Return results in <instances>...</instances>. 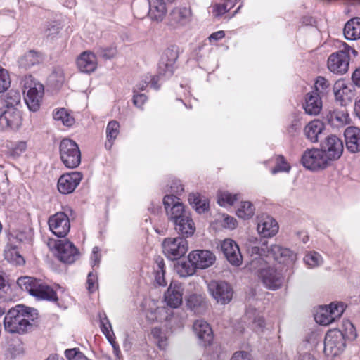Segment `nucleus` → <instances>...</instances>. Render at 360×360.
Wrapping results in <instances>:
<instances>
[{
  "instance_id": "obj_1",
  "label": "nucleus",
  "mask_w": 360,
  "mask_h": 360,
  "mask_svg": "<svg viewBox=\"0 0 360 360\" xmlns=\"http://www.w3.org/2000/svg\"><path fill=\"white\" fill-rule=\"evenodd\" d=\"M267 247L252 246L248 249L251 260L247 268L249 271L257 274L263 285L268 289L276 290L281 288L284 283L285 276L281 270L269 265V262L263 258Z\"/></svg>"
},
{
  "instance_id": "obj_2",
  "label": "nucleus",
  "mask_w": 360,
  "mask_h": 360,
  "mask_svg": "<svg viewBox=\"0 0 360 360\" xmlns=\"http://www.w3.org/2000/svg\"><path fill=\"white\" fill-rule=\"evenodd\" d=\"M36 319L37 313L34 309L17 305L5 316L4 328L11 333H24L32 327V322Z\"/></svg>"
},
{
  "instance_id": "obj_3",
  "label": "nucleus",
  "mask_w": 360,
  "mask_h": 360,
  "mask_svg": "<svg viewBox=\"0 0 360 360\" xmlns=\"http://www.w3.org/2000/svg\"><path fill=\"white\" fill-rule=\"evenodd\" d=\"M17 283L22 290L39 300L57 301L56 292L45 282L30 276L20 277Z\"/></svg>"
},
{
  "instance_id": "obj_4",
  "label": "nucleus",
  "mask_w": 360,
  "mask_h": 360,
  "mask_svg": "<svg viewBox=\"0 0 360 360\" xmlns=\"http://www.w3.org/2000/svg\"><path fill=\"white\" fill-rule=\"evenodd\" d=\"M21 84L25 95V102L30 110L37 112L39 110L44 94L42 84L31 75L25 76Z\"/></svg>"
},
{
  "instance_id": "obj_5",
  "label": "nucleus",
  "mask_w": 360,
  "mask_h": 360,
  "mask_svg": "<svg viewBox=\"0 0 360 360\" xmlns=\"http://www.w3.org/2000/svg\"><path fill=\"white\" fill-rule=\"evenodd\" d=\"M350 53L356 57L357 51L343 43L341 49L333 53L328 59V68L333 73L342 75L347 72L349 63Z\"/></svg>"
},
{
  "instance_id": "obj_6",
  "label": "nucleus",
  "mask_w": 360,
  "mask_h": 360,
  "mask_svg": "<svg viewBox=\"0 0 360 360\" xmlns=\"http://www.w3.org/2000/svg\"><path fill=\"white\" fill-rule=\"evenodd\" d=\"M60 156L64 165L68 168H76L81 162V153L74 141L64 139L60 143Z\"/></svg>"
},
{
  "instance_id": "obj_7",
  "label": "nucleus",
  "mask_w": 360,
  "mask_h": 360,
  "mask_svg": "<svg viewBox=\"0 0 360 360\" xmlns=\"http://www.w3.org/2000/svg\"><path fill=\"white\" fill-rule=\"evenodd\" d=\"M48 245L50 248H55L57 257L64 263L72 264L79 258L77 248L68 240L50 239Z\"/></svg>"
},
{
  "instance_id": "obj_8",
  "label": "nucleus",
  "mask_w": 360,
  "mask_h": 360,
  "mask_svg": "<svg viewBox=\"0 0 360 360\" xmlns=\"http://www.w3.org/2000/svg\"><path fill=\"white\" fill-rule=\"evenodd\" d=\"M345 309L342 302H332L328 306L320 307L314 316L316 323L323 326H328L339 319Z\"/></svg>"
},
{
  "instance_id": "obj_9",
  "label": "nucleus",
  "mask_w": 360,
  "mask_h": 360,
  "mask_svg": "<svg viewBox=\"0 0 360 360\" xmlns=\"http://www.w3.org/2000/svg\"><path fill=\"white\" fill-rule=\"evenodd\" d=\"M345 347V336L340 330H330L326 333L324 340V353L326 356L335 357L342 354Z\"/></svg>"
},
{
  "instance_id": "obj_10",
  "label": "nucleus",
  "mask_w": 360,
  "mask_h": 360,
  "mask_svg": "<svg viewBox=\"0 0 360 360\" xmlns=\"http://www.w3.org/2000/svg\"><path fill=\"white\" fill-rule=\"evenodd\" d=\"M163 252L169 259H177L188 251V244L183 237L167 238L162 242Z\"/></svg>"
},
{
  "instance_id": "obj_11",
  "label": "nucleus",
  "mask_w": 360,
  "mask_h": 360,
  "mask_svg": "<svg viewBox=\"0 0 360 360\" xmlns=\"http://www.w3.org/2000/svg\"><path fill=\"white\" fill-rule=\"evenodd\" d=\"M163 205L169 220L173 224L184 218V216L190 215L185 210L180 199L174 195H165L163 199Z\"/></svg>"
},
{
  "instance_id": "obj_12",
  "label": "nucleus",
  "mask_w": 360,
  "mask_h": 360,
  "mask_svg": "<svg viewBox=\"0 0 360 360\" xmlns=\"http://www.w3.org/2000/svg\"><path fill=\"white\" fill-rule=\"evenodd\" d=\"M207 289L211 296L218 303L226 304L232 299V288L225 281H211L207 283Z\"/></svg>"
},
{
  "instance_id": "obj_13",
  "label": "nucleus",
  "mask_w": 360,
  "mask_h": 360,
  "mask_svg": "<svg viewBox=\"0 0 360 360\" xmlns=\"http://www.w3.org/2000/svg\"><path fill=\"white\" fill-rule=\"evenodd\" d=\"M266 245V252L263 255L264 259H273L278 263H290L295 260L296 255L288 248H283L278 245H272L268 247L266 242L263 243L260 247Z\"/></svg>"
},
{
  "instance_id": "obj_14",
  "label": "nucleus",
  "mask_w": 360,
  "mask_h": 360,
  "mask_svg": "<svg viewBox=\"0 0 360 360\" xmlns=\"http://www.w3.org/2000/svg\"><path fill=\"white\" fill-rule=\"evenodd\" d=\"M22 124V115L18 108H0V129H18Z\"/></svg>"
},
{
  "instance_id": "obj_15",
  "label": "nucleus",
  "mask_w": 360,
  "mask_h": 360,
  "mask_svg": "<svg viewBox=\"0 0 360 360\" xmlns=\"http://www.w3.org/2000/svg\"><path fill=\"white\" fill-rule=\"evenodd\" d=\"M321 150L328 160L339 159L344 150L342 141L335 135L327 136L321 143Z\"/></svg>"
},
{
  "instance_id": "obj_16",
  "label": "nucleus",
  "mask_w": 360,
  "mask_h": 360,
  "mask_svg": "<svg viewBox=\"0 0 360 360\" xmlns=\"http://www.w3.org/2000/svg\"><path fill=\"white\" fill-rule=\"evenodd\" d=\"M48 223L50 230L58 237H65L70 231V219L63 212H58L51 215L49 219Z\"/></svg>"
},
{
  "instance_id": "obj_17",
  "label": "nucleus",
  "mask_w": 360,
  "mask_h": 360,
  "mask_svg": "<svg viewBox=\"0 0 360 360\" xmlns=\"http://www.w3.org/2000/svg\"><path fill=\"white\" fill-rule=\"evenodd\" d=\"M302 162L306 168L314 170L326 167L328 160L321 149H311L304 153Z\"/></svg>"
},
{
  "instance_id": "obj_18",
  "label": "nucleus",
  "mask_w": 360,
  "mask_h": 360,
  "mask_svg": "<svg viewBox=\"0 0 360 360\" xmlns=\"http://www.w3.org/2000/svg\"><path fill=\"white\" fill-rule=\"evenodd\" d=\"M221 250L231 265L238 266L242 264V255L238 244L233 240H224L221 243Z\"/></svg>"
},
{
  "instance_id": "obj_19",
  "label": "nucleus",
  "mask_w": 360,
  "mask_h": 360,
  "mask_svg": "<svg viewBox=\"0 0 360 360\" xmlns=\"http://www.w3.org/2000/svg\"><path fill=\"white\" fill-rule=\"evenodd\" d=\"M169 2L167 0H141V4L145 6L146 11L152 20L160 22L165 17L167 11L166 4Z\"/></svg>"
},
{
  "instance_id": "obj_20",
  "label": "nucleus",
  "mask_w": 360,
  "mask_h": 360,
  "mask_svg": "<svg viewBox=\"0 0 360 360\" xmlns=\"http://www.w3.org/2000/svg\"><path fill=\"white\" fill-rule=\"evenodd\" d=\"M197 269H207L211 266L216 260L215 255L210 250H196L191 252L188 256Z\"/></svg>"
},
{
  "instance_id": "obj_21",
  "label": "nucleus",
  "mask_w": 360,
  "mask_h": 360,
  "mask_svg": "<svg viewBox=\"0 0 360 360\" xmlns=\"http://www.w3.org/2000/svg\"><path fill=\"white\" fill-rule=\"evenodd\" d=\"M82 179L80 172H73L62 175L58 181V189L63 194H69L75 191Z\"/></svg>"
},
{
  "instance_id": "obj_22",
  "label": "nucleus",
  "mask_w": 360,
  "mask_h": 360,
  "mask_svg": "<svg viewBox=\"0 0 360 360\" xmlns=\"http://www.w3.org/2000/svg\"><path fill=\"white\" fill-rule=\"evenodd\" d=\"M191 19L192 12L190 8L177 7L169 15V25L174 28H178L188 25Z\"/></svg>"
},
{
  "instance_id": "obj_23",
  "label": "nucleus",
  "mask_w": 360,
  "mask_h": 360,
  "mask_svg": "<svg viewBox=\"0 0 360 360\" xmlns=\"http://www.w3.org/2000/svg\"><path fill=\"white\" fill-rule=\"evenodd\" d=\"M257 229L262 237H272L277 233L278 225L273 217L262 214L258 217Z\"/></svg>"
},
{
  "instance_id": "obj_24",
  "label": "nucleus",
  "mask_w": 360,
  "mask_h": 360,
  "mask_svg": "<svg viewBox=\"0 0 360 360\" xmlns=\"http://www.w3.org/2000/svg\"><path fill=\"white\" fill-rule=\"evenodd\" d=\"M165 301L171 308H178L183 301V288L177 283L172 282L165 293Z\"/></svg>"
},
{
  "instance_id": "obj_25",
  "label": "nucleus",
  "mask_w": 360,
  "mask_h": 360,
  "mask_svg": "<svg viewBox=\"0 0 360 360\" xmlns=\"http://www.w3.org/2000/svg\"><path fill=\"white\" fill-rule=\"evenodd\" d=\"M346 148L352 153L360 152V129L348 127L344 131Z\"/></svg>"
},
{
  "instance_id": "obj_26",
  "label": "nucleus",
  "mask_w": 360,
  "mask_h": 360,
  "mask_svg": "<svg viewBox=\"0 0 360 360\" xmlns=\"http://www.w3.org/2000/svg\"><path fill=\"white\" fill-rule=\"evenodd\" d=\"M77 66L84 73L93 72L97 68V59L91 51H84L77 58Z\"/></svg>"
},
{
  "instance_id": "obj_27",
  "label": "nucleus",
  "mask_w": 360,
  "mask_h": 360,
  "mask_svg": "<svg viewBox=\"0 0 360 360\" xmlns=\"http://www.w3.org/2000/svg\"><path fill=\"white\" fill-rule=\"evenodd\" d=\"M193 329L198 338L205 345H209L212 341L213 334L209 323L204 320H196Z\"/></svg>"
},
{
  "instance_id": "obj_28",
  "label": "nucleus",
  "mask_w": 360,
  "mask_h": 360,
  "mask_svg": "<svg viewBox=\"0 0 360 360\" xmlns=\"http://www.w3.org/2000/svg\"><path fill=\"white\" fill-rule=\"evenodd\" d=\"M303 106L306 113L311 115H318L322 109V101L319 93L311 91L307 94Z\"/></svg>"
},
{
  "instance_id": "obj_29",
  "label": "nucleus",
  "mask_w": 360,
  "mask_h": 360,
  "mask_svg": "<svg viewBox=\"0 0 360 360\" xmlns=\"http://www.w3.org/2000/svg\"><path fill=\"white\" fill-rule=\"evenodd\" d=\"M325 129L326 127L323 122L319 120H314L304 127V134L309 141L316 143Z\"/></svg>"
},
{
  "instance_id": "obj_30",
  "label": "nucleus",
  "mask_w": 360,
  "mask_h": 360,
  "mask_svg": "<svg viewBox=\"0 0 360 360\" xmlns=\"http://www.w3.org/2000/svg\"><path fill=\"white\" fill-rule=\"evenodd\" d=\"M335 99L339 101L342 105H346L352 101L354 97L352 90L342 81H338L333 87Z\"/></svg>"
},
{
  "instance_id": "obj_31",
  "label": "nucleus",
  "mask_w": 360,
  "mask_h": 360,
  "mask_svg": "<svg viewBox=\"0 0 360 360\" xmlns=\"http://www.w3.org/2000/svg\"><path fill=\"white\" fill-rule=\"evenodd\" d=\"M328 122L335 127H341L349 123V114L345 108L330 110L326 115Z\"/></svg>"
},
{
  "instance_id": "obj_32",
  "label": "nucleus",
  "mask_w": 360,
  "mask_h": 360,
  "mask_svg": "<svg viewBox=\"0 0 360 360\" xmlns=\"http://www.w3.org/2000/svg\"><path fill=\"white\" fill-rule=\"evenodd\" d=\"M175 231L183 238L192 236L195 231V224L191 216H184V218L174 224Z\"/></svg>"
},
{
  "instance_id": "obj_33",
  "label": "nucleus",
  "mask_w": 360,
  "mask_h": 360,
  "mask_svg": "<svg viewBox=\"0 0 360 360\" xmlns=\"http://www.w3.org/2000/svg\"><path fill=\"white\" fill-rule=\"evenodd\" d=\"M187 307L197 314L203 313L207 308L205 297L200 294H192L186 299Z\"/></svg>"
},
{
  "instance_id": "obj_34",
  "label": "nucleus",
  "mask_w": 360,
  "mask_h": 360,
  "mask_svg": "<svg viewBox=\"0 0 360 360\" xmlns=\"http://www.w3.org/2000/svg\"><path fill=\"white\" fill-rule=\"evenodd\" d=\"M344 35L347 40L360 39V18H354L347 21L344 27Z\"/></svg>"
},
{
  "instance_id": "obj_35",
  "label": "nucleus",
  "mask_w": 360,
  "mask_h": 360,
  "mask_svg": "<svg viewBox=\"0 0 360 360\" xmlns=\"http://www.w3.org/2000/svg\"><path fill=\"white\" fill-rule=\"evenodd\" d=\"M165 55L170 58L166 60L164 56L162 57L160 63L159 64L160 73L166 76L172 75L174 70V65L176 60V54L171 50H167L165 52Z\"/></svg>"
},
{
  "instance_id": "obj_36",
  "label": "nucleus",
  "mask_w": 360,
  "mask_h": 360,
  "mask_svg": "<svg viewBox=\"0 0 360 360\" xmlns=\"http://www.w3.org/2000/svg\"><path fill=\"white\" fill-rule=\"evenodd\" d=\"M120 133V124L115 120H112L108 122L106 127V138L107 140L105 143V147L108 150H110L114 141Z\"/></svg>"
},
{
  "instance_id": "obj_37",
  "label": "nucleus",
  "mask_w": 360,
  "mask_h": 360,
  "mask_svg": "<svg viewBox=\"0 0 360 360\" xmlns=\"http://www.w3.org/2000/svg\"><path fill=\"white\" fill-rule=\"evenodd\" d=\"M41 56L36 51H30L25 53L20 59L19 65L25 69L30 68L41 62Z\"/></svg>"
},
{
  "instance_id": "obj_38",
  "label": "nucleus",
  "mask_w": 360,
  "mask_h": 360,
  "mask_svg": "<svg viewBox=\"0 0 360 360\" xmlns=\"http://www.w3.org/2000/svg\"><path fill=\"white\" fill-rule=\"evenodd\" d=\"M5 105L2 108H18L21 104V95L19 91L11 90L3 97Z\"/></svg>"
},
{
  "instance_id": "obj_39",
  "label": "nucleus",
  "mask_w": 360,
  "mask_h": 360,
  "mask_svg": "<svg viewBox=\"0 0 360 360\" xmlns=\"http://www.w3.org/2000/svg\"><path fill=\"white\" fill-rule=\"evenodd\" d=\"M165 328L154 327L151 330V335L156 340L157 345L160 349H165L167 345L168 334Z\"/></svg>"
},
{
  "instance_id": "obj_40",
  "label": "nucleus",
  "mask_w": 360,
  "mask_h": 360,
  "mask_svg": "<svg viewBox=\"0 0 360 360\" xmlns=\"http://www.w3.org/2000/svg\"><path fill=\"white\" fill-rule=\"evenodd\" d=\"M176 271L181 277H187L192 276L195 273L196 266L195 264L190 261H182L179 262L175 266Z\"/></svg>"
},
{
  "instance_id": "obj_41",
  "label": "nucleus",
  "mask_w": 360,
  "mask_h": 360,
  "mask_svg": "<svg viewBox=\"0 0 360 360\" xmlns=\"http://www.w3.org/2000/svg\"><path fill=\"white\" fill-rule=\"evenodd\" d=\"M53 117L56 121L61 122V123L66 127H70L75 123L74 117L65 108L55 110L53 113Z\"/></svg>"
},
{
  "instance_id": "obj_42",
  "label": "nucleus",
  "mask_w": 360,
  "mask_h": 360,
  "mask_svg": "<svg viewBox=\"0 0 360 360\" xmlns=\"http://www.w3.org/2000/svg\"><path fill=\"white\" fill-rule=\"evenodd\" d=\"M169 317L167 309L165 307H158L155 309H150L146 312V318L152 321H162Z\"/></svg>"
},
{
  "instance_id": "obj_43",
  "label": "nucleus",
  "mask_w": 360,
  "mask_h": 360,
  "mask_svg": "<svg viewBox=\"0 0 360 360\" xmlns=\"http://www.w3.org/2000/svg\"><path fill=\"white\" fill-rule=\"evenodd\" d=\"M5 259L15 265H22L25 263L24 258L20 255L17 249L8 245L4 251Z\"/></svg>"
},
{
  "instance_id": "obj_44",
  "label": "nucleus",
  "mask_w": 360,
  "mask_h": 360,
  "mask_svg": "<svg viewBox=\"0 0 360 360\" xmlns=\"http://www.w3.org/2000/svg\"><path fill=\"white\" fill-rule=\"evenodd\" d=\"M255 211V208L251 202L243 201L236 211V214L239 218L248 219L254 215Z\"/></svg>"
},
{
  "instance_id": "obj_45",
  "label": "nucleus",
  "mask_w": 360,
  "mask_h": 360,
  "mask_svg": "<svg viewBox=\"0 0 360 360\" xmlns=\"http://www.w3.org/2000/svg\"><path fill=\"white\" fill-rule=\"evenodd\" d=\"M238 198V194H232L226 191H219L217 194V202L222 207L233 205Z\"/></svg>"
},
{
  "instance_id": "obj_46",
  "label": "nucleus",
  "mask_w": 360,
  "mask_h": 360,
  "mask_svg": "<svg viewBox=\"0 0 360 360\" xmlns=\"http://www.w3.org/2000/svg\"><path fill=\"white\" fill-rule=\"evenodd\" d=\"M304 261L309 267L315 268L322 264L323 258L318 252H310L304 256Z\"/></svg>"
},
{
  "instance_id": "obj_47",
  "label": "nucleus",
  "mask_w": 360,
  "mask_h": 360,
  "mask_svg": "<svg viewBox=\"0 0 360 360\" xmlns=\"http://www.w3.org/2000/svg\"><path fill=\"white\" fill-rule=\"evenodd\" d=\"M234 6L233 0H224L223 3L217 4L213 6V14L218 17L224 15Z\"/></svg>"
},
{
  "instance_id": "obj_48",
  "label": "nucleus",
  "mask_w": 360,
  "mask_h": 360,
  "mask_svg": "<svg viewBox=\"0 0 360 360\" xmlns=\"http://www.w3.org/2000/svg\"><path fill=\"white\" fill-rule=\"evenodd\" d=\"M202 198V197L198 193H191L188 196L190 204L198 213L204 212L209 208V203H205V202H202V205H198V202H200Z\"/></svg>"
},
{
  "instance_id": "obj_49",
  "label": "nucleus",
  "mask_w": 360,
  "mask_h": 360,
  "mask_svg": "<svg viewBox=\"0 0 360 360\" xmlns=\"http://www.w3.org/2000/svg\"><path fill=\"white\" fill-rule=\"evenodd\" d=\"M156 263L158 269L155 273V281L160 286H165L167 282L165 278V264L163 259H160V260H157Z\"/></svg>"
},
{
  "instance_id": "obj_50",
  "label": "nucleus",
  "mask_w": 360,
  "mask_h": 360,
  "mask_svg": "<svg viewBox=\"0 0 360 360\" xmlns=\"http://www.w3.org/2000/svg\"><path fill=\"white\" fill-rule=\"evenodd\" d=\"M290 169V165L286 162L284 157L278 155L276 157V167L271 169V173L275 174L278 172H288Z\"/></svg>"
},
{
  "instance_id": "obj_51",
  "label": "nucleus",
  "mask_w": 360,
  "mask_h": 360,
  "mask_svg": "<svg viewBox=\"0 0 360 360\" xmlns=\"http://www.w3.org/2000/svg\"><path fill=\"white\" fill-rule=\"evenodd\" d=\"M11 85L8 72L0 66V93L7 90Z\"/></svg>"
},
{
  "instance_id": "obj_52",
  "label": "nucleus",
  "mask_w": 360,
  "mask_h": 360,
  "mask_svg": "<svg viewBox=\"0 0 360 360\" xmlns=\"http://www.w3.org/2000/svg\"><path fill=\"white\" fill-rule=\"evenodd\" d=\"M101 329L108 340L112 342L113 340L112 327L105 315H104L103 318L101 317Z\"/></svg>"
},
{
  "instance_id": "obj_53",
  "label": "nucleus",
  "mask_w": 360,
  "mask_h": 360,
  "mask_svg": "<svg viewBox=\"0 0 360 360\" xmlns=\"http://www.w3.org/2000/svg\"><path fill=\"white\" fill-rule=\"evenodd\" d=\"M265 321L262 316L259 314L255 315L252 321V329L257 333H261L265 328Z\"/></svg>"
},
{
  "instance_id": "obj_54",
  "label": "nucleus",
  "mask_w": 360,
  "mask_h": 360,
  "mask_svg": "<svg viewBox=\"0 0 360 360\" xmlns=\"http://www.w3.org/2000/svg\"><path fill=\"white\" fill-rule=\"evenodd\" d=\"M87 290L89 292H94L98 289V277L94 272H89L87 276Z\"/></svg>"
},
{
  "instance_id": "obj_55",
  "label": "nucleus",
  "mask_w": 360,
  "mask_h": 360,
  "mask_svg": "<svg viewBox=\"0 0 360 360\" xmlns=\"http://www.w3.org/2000/svg\"><path fill=\"white\" fill-rule=\"evenodd\" d=\"M26 148L25 142H18L10 148V154L13 157H18L25 151Z\"/></svg>"
},
{
  "instance_id": "obj_56",
  "label": "nucleus",
  "mask_w": 360,
  "mask_h": 360,
  "mask_svg": "<svg viewBox=\"0 0 360 360\" xmlns=\"http://www.w3.org/2000/svg\"><path fill=\"white\" fill-rule=\"evenodd\" d=\"M157 82H158V81H157L156 77L154 76L150 75L149 77H146V80L136 84V87L137 89L140 90V91H143L147 86L148 84H150L152 87H153L155 89H158Z\"/></svg>"
},
{
  "instance_id": "obj_57",
  "label": "nucleus",
  "mask_w": 360,
  "mask_h": 360,
  "mask_svg": "<svg viewBox=\"0 0 360 360\" xmlns=\"http://www.w3.org/2000/svg\"><path fill=\"white\" fill-rule=\"evenodd\" d=\"M314 86L315 90H314L313 91H316L320 94L321 93H323V91L329 86V82L324 77H318Z\"/></svg>"
},
{
  "instance_id": "obj_58",
  "label": "nucleus",
  "mask_w": 360,
  "mask_h": 360,
  "mask_svg": "<svg viewBox=\"0 0 360 360\" xmlns=\"http://www.w3.org/2000/svg\"><path fill=\"white\" fill-rule=\"evenodd\" d=\"M65 356L69 360H79V359H82L84 356L83 354L81 353L76 348L66 349L65 352Z\"/></svg>"
},
{
  "instance_id": "obj_59",
  "label": "nucleus",
  "mask_w": 360,
  "mask_h": 360,
  "mask_svg": "<svg viewBox=\"0 0 360 360\" xmlns=\"http://www.w3.org/2000/svg\"><path fill=\"white\" fill-rule=\"evenodd\" d=\"M222 226L227 229H233L237 226V220L233 217L224 214Z\"/></svg>"
},
{
  "instance_id": "obj_60",
  "label": "nucleus",
  "mask_w": 360,
  "mask_h": 360,
  "mask_svg": "<svg viewBox=\"0 0 360 360\" xmlns=\"http://www.w3.org/2000/svg\"><path fill=\"white\" fill-rule=\"evenodd\" d=\"M50 79L56 83H62L64 81V74L62 70H55L50 75Z\"/></svg>"
},
{
  "instance_id": "obj_61",
  "label": "nucleus",
  "mask_w": 360,
  "mask_h": 360,
  "mask_svg": "<svg viewBox=\"0 0 360 360\" xmlns=\"http://www.w3.org/2000/svg\"><path fill=\"white\" fill-rule=\"evenodd\" d=\"M146 101H147V96L144 94L134 95V98H133L134 104L139 108H141V106L145 103V102Z\"/></svg>"
},
{
  "instance_id": "obj_62",
  "label": "nucleus",
  "mask_w": 360,
  "mask_h": 360,
  "mask_svg": "<svg viewBox=\"0 0 360 360\" xmlns=\"http://www.w3.org/2000/svg\"><path fill=\"white\" fill-rule=\"evenodd\" d=\"M100 262V255H99V249L98 247H94L92 250V253L91 255V263L92 266H94L99 264Z\"/></svg>"
},
{
  "instance_id": "obj_63",
  "label": "nucleus",
  "mask_w": 360,
  "mask_h": 360,
  "mask_svg": "<svg viewBox=\"0 0 360 360\" xmlns=\"http://www.w3.org/2000/svg\"><path fill=\"white\" fill-rule=\"evenodd\" d=\"M172 191L177 195L181 194L184 191V186L180 181H174L170 186Z\"/></svg>"
},
{
  "instance_id": "obj_64",
  "label": "nucleus",
  "mask_w": 360,
  "mask_h": 360,
  "mask_svg": "<svg viewBox=\"0 0 360 360\" xmlns=\"http://www.w3.org/2000/svg\"><path fill=\"white\" fill-rule=\"evenodd\" d=\"M352 79L356 86H360V68L353 72Z\"/></svg>"
}]
</instances>
